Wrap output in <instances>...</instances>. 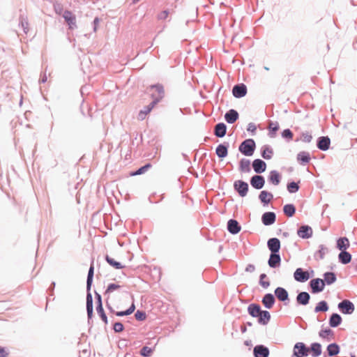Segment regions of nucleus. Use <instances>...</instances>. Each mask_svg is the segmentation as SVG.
<instances>
[{"instance_id": "1", "label": "nucleus", "mask_w": 357, "mask_h": 357, "mask_svg": "<svg viewBox=\"0 0 357 357\" xmlns=\"http://www.w3.org/2000/svg\"><path fill=\"white\" fill-rule=\"evenodd\" d=\"M148 90L153 99L151 103L155 106L164 97L165 91L163 86L159 84L153 85L150 86Z\"/></svg>"}, {"instance_id": "2", "label": "nucleus", "mask_w": 357, "mask_h": 357, "mask_svg": "<svg viewBox=\"0 0 357 357\" xmlns=\"http://www.w3.org/2000/svg\"><path fill=\"white\" fill-rule=\"evenodd\" d=\"M255 148V143L253 139H246L241 143L239 146V151L247 156H250L253 154Z\"/></svg>"}, {"instance_id": "3", "label": "nucleus", "mask_w": 357, "mask_h": 357, "mask_svg": "<svg viewBox=\"0 0 357 357\" xmlns=\"http://www.w3.org/2000/svg\"><path fill=\"white\" fill-rule=\"evenodd\" d=\"M309 349H307L303 342H298L294 348V355L296 357H303L308 354Z\"/></svg>"}, {"instance_id": "4", "label": "nucleus", "mask_w": 357, "mask_h": 357, "mask_svg": "<svg viewBox=\"0 0 357 357\" xmlns=\"http://www.w3.org/2000/svg\"><path fill=\"white\" fill-rule=\"evenodd\" d=\"M294 279L300 282H304L310 278L308 271H304L301 268H297L294 273Z\"/></svg>"}, {"instance_id": "5", "label": "nucleus", "mask_w": 357, "mask_h": 357, "mask_svg": "<svg viewBox=\"0 0 357 357\" xmlns=\"http://www.w3.org/2000/svg\"><path fill=\"white\" fill-rule=\"evenodd\" d=\"M338 307L344 314H351L354 310V304L349 300H344L338 304Z\"/></svg>"}, {"instance_id": "6", "label": "nucleus", "mask_w": 357, "mask_h": 357, "mask_svg": "<svg viewBox=\"0 0 357 357\" xmlns=\"http://www.w3.org/2000/svg\"><path fill=\"white\" fill-rule=\"evenodd\" d=\"M310 287L312 293H317L322 291L324 289V281L321 279L317 278L310 281Z\"/></svg>"}, {"instance_id": "7", "label": "nucleus", "mask_w": 357, "mask_h": 357, "mask_svg": "<svg viewBox=\"0 0 357 357\" xmlns=\"http://www.w3.org/2000/svg\"><path fill=\"white\" fill-rule=\"evenodd\" d=\"M232 93L236 98H242L247 93V87L243 84L235 85L233 87Z\"/></svg>"}, {"instance_id": "8", "label": "nucleus", "mask_w": 357, "mask_h": 357, "mask_svg": "<svg viewBox=\"0 0 357 357\" xmlns=\"http://www.w3.org/2000/svg\"><path fill=\"white\" fill-rule=\"evenodd\" d=\"M234 188L241 197L247 195L248 190V185L242 181H237L234 183Z\"/></svg>"}, {"instance_id": "9", "label": "nucleus", "mask_w": 357, "mask_h": 357, "mask_svg": "<svg viewBox=\"0 0 357 357\" xmlns=\"http://www.w3.org/2000/svg\"><path fill=\"white\" fill-rule=\"evenodd\" d=\"M268 249L272 253H277L279 252L280 248V242L277 238H272L268 241L267 243Z\"/></svg>"}, {"instance_id": "10", "label": "nucleus", "mask_w": 357, "mask_h": 357, "mask_svg": "<svg viewBox=\"0 0 357 357\" xmlns=\"http://www.w3.org/2000/svg\"><path fill=\"white\" fill-rule=\"evenodd\" d=\"M265 181L263 176L255 175L252 177L250 183L252 186L256 189H261L264 185Z\"/></svg>"}, {"instance_id": "11", "label": "nucleus", "mask_w": 357, "mask_h": 357, "mask_svg": "<svg viewBox=\"0 0 357 357\" xmlns=\"http://www.w3.org/2000/svg\"><path fill=\"white\" fill-rule=\"evenodd\" d=\"M254 354L255 357H268L269 350L263 345H258L254 348Z\"/></svg>"}, {"instance_id": "12", "label": "nucleus", "mask_w": 357, "mask_h": 357, "mask_svg": "<svg viewBox=\"0 0 357 357\" xmlns=\"http://www.w3.org/2000/svg\"><path fill=\"white\" fill-rule=\"evenodd\" d=\"M63 17L68 23L70 29H73L74 26H75L76 18L72 12L66 10L63 13Z\"/></svg>"}, {"instance_id": "13", "label": "nucleus", "mask_w": 357, "mask_h": 357, "mask_svg": "<svg viewBox=\"0 0 357 357\" xmlns=\"http://www.w3.org/2000/svg\"><path fill=\"white\" fill-rule=\"evenodd\" d=\"M252 167L255 172L262 173L266 170V164L260 159H256L253 161Z\"/></svg>"}, {"instance_id": "14", "label": "nucleus", "mask_w": 357, "mask_h": 357, "mask_svg": "<svg viewBox=\"0 0 357 357\" xmlns=\"http://www.w3.org/2000/svg\"><path fill=\"white\" fill-rule=\"evenodd\" d=\"M312 234V230L309 226H302L298 230V235L303 238H310Z\"/></svg>"}, {"instance_id": "15", "label": "nucleus", "mask_w": 357, "mask_h": 357, "mask_svg": "<svg viewBox=\"0 0 357 357\" xmlns=\"http://www.w3.org/2000/svg\"><path fill=\"white\" fill-rule=\"evenodd\" d=\"M275 221V215L273 212H266L262 215V222L265 225H271Z\"/></svg>"}, {"instance_id": "16", "label": "nucleus", "mask_w": 357, "mask_h": 357, "mask_svg": "<svg viewBox=\"0 0 357 357\" xmlns=\"http://www.w3.org/2000/svg\"><path fill=\"white\" fill-rule=\"evenodd\" d=\"M227 228L230 233L236 234L241 230L238 222L235 220H229L227 223Z\"/></svg>"}, {"instance_id": "17", "label": "nucleus", "mask_w": 357, "mask_h": 357, "mask_svg": "<svg viewBox=\"0 0 357 357\" xmlns=\"http://www.w3.org/2000/svg\"><path fill=\"white\" fill-rule=\"evenodd\" d=\"M225 120L229 123H234L238 118V112L234 109H230L225 115Z\"/></svg>"}, {"instance_id": "18", "label": "nucleus", "mask_w": 357, "mask_h": 357, "mask_svg": "<svg viewBox=\"0 0 357 357\" xmlns=\"http://www.w3.org/2000/svg\"><path fill=\"white\" fill-rule=\"evenodd\" d=\"M154 107V105L150 103L148 106L140 110L137 115V119L139 121L145 119L146 116L151 112Z\"/></svg>"}, {"instance_id": "19", "label": "nucleus", "mask_w": 357, "mask_h": 357, "mask_svg": "<svg viewBox=\"0 0 357 357\" xmlns=\"http://www.w3.org/2000/svg\"><path fill=\"white\" fill-rule=\"evenodd\" d=\"M310 298V294L307 292L303 291L298 294L296 297V301L298 303L301 305H305L309 303Z\"/></svg>"}, {"instance_id": "20", "label": "nucleus", "mask_w": 357, "mask_h": 357, "mask_svg": "<svg viewBox=\"0 0 357 357\" xmlns=\"http://www.w3.org/2000/svg\"><path fill=\"white\" fill-rule=\"evenodd\" d=\"M276 297L281 301H284L288 299V293L282 287H278L275 290Z\"/></svg>"}, {"instance_id": "21", "label": "nucleus", "mask_w": 357, "mask_h": 357, "mask_svg": "<svg viewBox=\"0 0 357 357\" xmlns=\"http://www.w3.org/2000/svg\"><path fill=\"white\" fill-rule=\"evenodd\" d=\"M227 127L225 123H218L215 127V135L218 137H222L225 135Z\"/></svg>"}, {"instance_id": "22", "label": "nucleus", "mask_w": 357, "mask_h": 357, "mask_svg": "<svg viewBox=\"0 0 357 357\" xmlns=\"http://www.w3.org/2000/svg\"><path fill=\"white\" fill-rule=\"evenodd\" d=\"M248 312L249 314L253 317H259L261 312V307L259 305L257 304H251L248 306Z\"/></svg>"}, {"instance_id": "23", "label": "nucleus", "mask_w": 357, "mask_h": 357, "mask_svg": "<svg viewBox=\"0 0 357 357\" xmlns=\"http://www.w3.org/2000/svg\"><path fill=\"white\" fill-rule=\"evenodd\" d=\"M350 245L349 239L347 237H342L337 241V248L342 250H346Z\"/></svg>"}, {"instance_id": "24", "label": "nucleus", "mask_w": 357, "mask_h": 357, "mask_svg": "<svg viewBox=\"0 0 357 357\" xmlns=\"http://www.w3.org/2000/svg\"><path fill=\"white\" fill-rule=\"evenodd\" d=\"M280 260L281 259L279 255L277 253H272L270 256L268 263L271 267L275 268L280 265Z\"/></svg>"}, {"instance_id": "25", "label": "nucleus", "mask_w": 357, "mask_h": 357, "mask_svg": "<svg viewBox=\"0 0 357 357\" xmlns=\"http://www.w3.org/2000/svg\"><path fill=\"white\" fill-rule=\"evenodd\" d=\"M330 139L326 137H322L319 138V140L317 144V146L319 149L326 151L328 149L330 146Z\"/></svg>"}, {"instance_id": "26", "label": "nucleus", "mask_w": 357, "mask_h": 357, "mask_svg": "<svg viewBox=\"0 0 357 357\" xmlns=\"http://www.w3.org/2000/svg\"><path fill=\"white\" fill-rule=\"evenodd\" d=\"M262 303L266 307L271 308L275 303L274 296L271 294H266L263 298Z\"/></svg>"}, {"instance_id": "27", "label": "nucleus", "mask_w": 357, "mask_h": 357, "mask_svg": "<svg viewBox=\"0 0 357 357\" xmlns=\"http://www.w3.org/2000/svg\"><path fill=\"white\" fill-rule=\"evenodd\" d=\"M259 197L262 203L268 204L273 199V196L271 192L263 190L260 192Z\"/></svg>"}, {"instance_id": "28", "label": "nucleus", "mask_w": 357, "mask_h": 357, "mask_svg": "<svg viewBox=\"0 0 357 357\" xmlns=\"http://www.w3.org/2000/svg\"><path fill=\"white\" fill-rule=\"evenodd\" d=\"M258 318V321L259 324L266 325L270 321L271 315L268 311L262 310Z\"/></svg>"}, {"instance_id": "29", "label": "nucleus", "mask_w": 357, "mask_h": 357, "mask_svg": "<svg viewBox=\"0 0 357 357\" xmlns=\"http://www.w3.org/2000/svg\"><path fill=\"white\" fill-rule=\"evenodd\" d=\"M297 160L303 165L308 163L310 160L309 153L305 151L300 152L297 155Z\"/></svg>"}, {"instance_id": "30", "label": "nucleus", "mask_w": 357, "mask_h": 357, "mask_svg": "<svg viewBox=\"0 0 357 357\" xmlns=\"http://www.w3.org/2000/svg\"><path fill=\"white\" fill-rule=\"evenodd\" d=\"M327 351L328 356H333L339 354L340 347L337 344L332 343L327 347Z\"/></svg>"}, {"instance_id": "31", "label": "nucleus", "mask_w": 357, "mask_h": 357, "mask_svg": "<svg viewBox=\"0 0 357 357\" xmlns=\"http://www.w3.org/2000/svg\"><path fill=\"white\" fill-rule=\"evenodd\" d=\"M86 310L89 318H91L93 314V298L91 294L86 296Z\"/></svg>"}, {"instance_id": "32", "label": "nucleus", "mask_w": 357, "mask_h": 357, "mask_svg": "<svg viewBox=\"0 0 357 357\" xmlns=\"http://www.w3.org/2000/svg\"><path fill=\"white\" fill-rule=\"evenodd\" d=\"M339 260L344 264L349 263L351 260V255L345 250L342 251L338 255Z\"/></svg>"}, {"instance_id": "33", "label": "nucleus", "mask_w": 357, "mask_h": 357, "mask_svg": "<svg viewBox=\"0 0 357 357\" xmlns=\"http://www.w3.org/2000/svg\"><path fill=\"white\" fill-rule=\"evenodd\" d=\"M342 321L341 317L337 314H333L330 318L329 324L331 327H337Z\"/></svg>"}, {"instance_id": "34", "label": "nucleus", "mask_w": 357, "mask_h": 357, "mask_svg": "<svg viewBox=\"0 0 357 357\" xmlns=\"http://www.w3.org/2000/svg\"><path fill=\"white\" fill-rule=\"evenodd\" d=\"M310 351H312V355L314 357H317L321 354V346L319 343H313L311 344Z\"/></svg>"}, {"instance_id": "35", "label": "nucleus", "mask_w": 357, "mask_h": 357, "mask_svg": "<svg viewBox=\"0 0 357 357\" xmlns=\"http://www.w3.org/2000/svg\"><path fill=\"white\" fill-rule=\"evenodd\" d=\"M280 174L276 171H272L270 173V175L268 176V180L271 183H272L273 185H278L280 183Z\"/></svg>"}, {"instance_id": "36", "label": "nucleus", "mask_w": 357, "mask_h": 357, "mask_svg": "<svg viewBox=\"0 0 357 357\" xmlns=\"http://www.w3.org/2000/svg\"><path fill=\"white\" fill-rule=\"evenodd\" d=\"M152 167V165L150 164V163H148L146 165H145L144 166L140 167L139 169H137L136 172H130V175L131 176H137V175H140V174H144L145 172H146L151 167Z\"/></svg>"}, {"instance_id": "37", "label": "nucleus", "mask_w": 357, "mask_h": 357, "mask_svg": "<svg viewBox=\"0 0 357 357\" xmlns=\"http://www.w3.org/2000/svg\"><path fill=\"white\" fill-rule=\"evenodd\" d=\"M216 154L220 158H225L227 155V148L223 144H220L216 148Z\"/></svg>"}, {"instance_id": "38", "label": "nucleus", "mask_w": 357, "mask_h": 357, "mask_svg": "<svg viewBox=\"0 0 357 357\" xmlns=\"http://www.w3.org/2000/svg\"><path fill=\"white\" fill-rule=\"evenodd\" d=\"M324 283L327 284H331L336 280L335 275L332 272H328L324 274Z\"/></svg>"}, {"instance_id": "39", "label": "nucleus", "mask_w": 357, "mask_h": 357, "mask_svg": "<svg viewBox=\"0 0 357 357\" xmlns=\"http://www.w3.org/2000/svg\"><path fill=\"white\" fill-rule=\"evenodd\" d=\"M284 214L288 217H291L294 215L296 208L293 204H287L283 208Z\"/></svg>"}, {"instance_id": "40", "label": "nucleus", "mask_w": 357, "mask_h": 357, "mask_svg": "<svg viewBox=\"0 0 357 357\" xmlns=\"http://www.w3.org/2000/svg\"><path fill=\"white\" fill-rule=\"evenodd\" d=\"M106 261H107V263L112 266L114 268H116V269H121V268H123V266L121 265V264L120 262H117L114 260V259L109 257L108 255L106 256Z\"/></svg>"}, {"instance_id": "41", "label": "nucleus", "mask_w": 357, "mask_h": 357, "mask_svg": "<svg viewBox=\"0 0 357 357\" xmlns=\"http://www.w3.org/2000/svg\"><path fill=\"white\" fill-rule=\"evenodd\" d=\"M250 161L246 159H243L240 162V169L242 172H248L250 171Z\"/></svg>"}, {"instance_id": "42", "label": "nucleus", "mask_w": 357, "mask_h": 357, "mask_svg": "<svg viewBox=\"0 0 357 357\" xmlns=\"http://www.w3.org/2000/svg\"><path fill=\"white\" fill-rule=\"evenodd\" d=\"M273 153V150L271 148L265 146L263 149L261 155L264 159L269 160L272 158Z\"/></svg>"}, {"instance_id": "43", "label": "nucleus", "mask_w": 357, "mask_h": 357, "mask_svg": "<svg viewBox=\"0 0 357 357\" xmlns=\"http://www.w3.org/2000/svg\"><path fill=\"white\" fill-rule=\"evenodd\" d=\"M135 305L134 303H132V305H130V307L127 310L117 312L116 313V314L119 317L129 315V314H131L135 311Z\"/></svg>"}, {"instance_id": "44", "label": "nucleus", "mask_w": 357, "mask_h": 357, "mask_svg": "<svg viewBox=\"0 0 357 357\" xmlns=\"http://www.w3.org/2000/svg\"><path fill=\"white\" fill-rule=\"evenodd\" d=\"M93 270H94L93 266L91 265L90 268H89V273H88V277H87V282H86L87 289L88 290L90 289L91 286V283H92V280H93Z\"/></svg>"}, {"instance_id": "45", "label": "nucleus", "mask_w": 357, "mask_h": 357, "mask_svg": "<svg viewBox=\"0 0 357 357\" xmlns=\"http://www.w3.org/2000/svg\"><path fill=\"white\" fill-rule=\"evenodd\" d=\"M328 309L326 302L321 301L315 307V312H326Z\"/></svg>"}, {"instance_id": "46", "label": "nucleus", "mask_w": 357, "mask_h": 357, "mask_svg": "<svg viewBox=\"0 0 357 357\" xmlns=\"http://www.w3.org/2000/svg\"><path fill=\"white\" fill-rule=\"evenodd\" d=\"M266 279L267 276L265 273L261 274L259 283L264 288H267L270 285L269 281H268Z\"/></svg>"}, {"instance_id": "47", "label": "nucleus", "mask_w": 357, "mask_h": 357, "mask_svg": "<svg viewBox=\"0 0 357 357\" xmlns=\"http://www.w3.org/2000/svg\"><path fill=\"white\" fill-rule=\"evenodd\" d=\"M96 310H97V312L100 314L102 320L105 324H107V316L105 315V314L104 312V310H103L102 305L97 306L96 307Z\"/></svg>"}, {"instance_id": "48", "label": "nucleus", "mask_w": 357, "mask_h": 357, "mask_svg": "<svg viewBox=\"0 0 357 357\" xmlns=\"http://www.w3.org/2000/svg\"><path fill=\"white\" fill-rule=\"evenodd\" d=\"M299 189V186L298 185L295 183V182H291V183H289L288 185H287V190L289 192L291 193H293V192H296Z\"/></svg>"}, {"instance_id": "49", "label": "nucleus", "mask_w": 357, "mask_h": 357, "mask_svg": "<svg viewBox=\"0 0 357 357\" xmlns=\"http://www.w3.org/2000/svg\"><path fill=\"white\" fill-rule=\"evenodd\" d=\"M333 331L328 328V329H324V330H321L320 332H319V336L322 338H328L329 336H333Z\"/></svg>"}, {"instance_id": "50", "label": "nucleus", "mask_w": 357, "mask_h": 357, "mask_svg": "<svg viewBox=\"0 0 357 357\" xmlns=\"http://www.w3.org/2000/svg\"><path fill=\"white\" fill-rule=\"evenodd\" d=\"M121 287L120 285L116 284H110L108 285L107 289H106L105 294H110L114 291L119 289Z\"/></svg>"}, {"instance_id": "51", "label": "nucleus", "mask_w": 357, "mask_h": 357, "mask_svg": "<svg viewBox=\"0 0 357 357\" xmlns=\"http://www.w3.org/2000/svg\"><path fill=\"white\" fill-rule=\"evenodd\" d=\"M153 352V350L152 349H151L150 347H144L141 351H140V354L142 356H149Z\"/></svg>"}, {"instance_id": "52", "label": "nucleus", "mask_w": 357, "mask_h": 357, "mask_svg": "<svg viewBox=\"0 0 357 357\" xmlns=\"http://www.w3.org/2000/svg\"><path fill=\"white\" fill-rule=\"evenodd\" d=\"M137 320L143 321L146 319V314L142 311L137 310L135 314Z\"/></svg>"}, {"instance_id": "53", "label": "nucleus", "mask_w": 357, "mask_h": 357, "mask_svg": "<svg viewBox=\"0 0 357 357\" xmlns=\"http://www.w3.org/2000/svg\"><path fill=\"white\" fill-rule=\"evenodd\" d=\"M114 330L115 332H122L124 329L123 325L121 322H116L114 324Z\"/></svg>"}, {"instance_id": "54", "label": "nucleus", "mask_w": 357, "mask_h": 357, "mask_svg": "<svg viewBox=\"0 0 357 357\" xmlns=\"http://www.w3.org/2000/svg\"><path fill=\"white\" fill-rule=\"evenodd\" d=\"M282 137L284 138L292 139L293 133L289 129H286L282 132Z\"/></svg>"}, {"instance_id": "55", "label": "nucleus", "mask_w": 357, "mask_h": 357, "mask_svg": "<svg viewBox=\"0 0 357 357\" xmlns=\"http://www.w3.org/2000/svg\"><path fill=\"white\" fill-rule=\"evenodd\" d=\"M8 354L9 352L6 348L0 347V357H8Z\"/></svg>"}, {"instance_id": "56", "label": "nucleus", "mask_w": 357, "mask_h": 357, "mask_svg": "<svg viewBox=\"0 0 357 357\" xmlns=\"http://www.w3.org/2000/svg\"><path fill=\"white\" fill-rule=\"evenodd\" d=\"M168 15H169L168 11H167V10L162 11L158 15V19H160V20H165V19H166L168 17Z\"/></svg>"}, {"instance_id": "57", "label": "nucleus", "mask_w": 357, "mask_h": 357, "mask_svg": "<svg viewBox=\"0 0 357 357\" xmlns=\"http://www.w3.org/2000/svg\"><path fill=\"white\" fill-rule=\"evenodd\" d=\"M256 130H257V127H256V126L254 123H250L248 124V131H250L252 132H255L256 131Z\"/></svg>"}, {"instance_id": "58", "label": "nucleus", "mask_w": 357, "mask_h": 357, "mask_svg": "<svg viewBox=\"0 0 357 357\" xmlns=\"http://www.w3.org/2000/svg\"><path fill=\"white\" fill-rule=\"evenodd\" d=\"M245 271L250 273L254 272L255 271V266L253 264H248L245 268Z\"/></svg>"}, {"instance_id": "59", "label": "nucleus", "mask_w": 357, "mask_h": 357, "mask_svg": "<svg viewBox=\"0 0 357 357\" xmlns=\"http://www.w3.org/2000/svg\"><path fill=\"white\" fill-rule=\"evenodd\" d=\"M96 298H97V306L102 305V299L100 294H96Z\"/></svg>"}, {"instance_id": "60", "label": "nucleus", "mask_w": 357, "mask_h": 357, "mask_svg": "<svg viewBox=\"0 0 357 357\" xmlns=\"http://www.w3.org/2000/svg\"><path fill=\"white\" fill-rule=\"evenodd\" d=\"M271 128L273 130H275H275H278V127H275V126H273V128H272V127H271Z\"/></svg>"}, {"instance_id": "61", "label": "nucleus", "mask_w": 357, "mask_h": 357, "mask_svg": "<svg viewBox=\"0 0 357 357\" xmlns=\"http://www.w3.org/2000/svg\"><path fill=\"white\" fill-rule=\"evenodd\" d=\"M271 128L273 130H275H275H278V127H275V126H273V128H272V127H271Z\"/></svg>"}, {"instance_id": "62", "label": "nucleus", "mask_w": 357, "mask_h": 357, "mask_svg": "<svg viewBox=\"0 0 357 357\" xmlns=\"http://www.w3.org/2000/svg\"><path fill=\"white\" fill-rule=\"evenodd\" d=\"M319 252H321V254H324V250L322 252V250H319Z\"/></svg>"}, {"instance_id": "63", "label": "nucleus", "mask_w": 357, "mask_h": 357, "mask_svg": "<svg viewBox=\"0 0 357 357\" xmlns=\"http://www.w3.org/2000/svg\"><path fill=\"white\" fill-rule=\"evenodd\" d=\"M319 252H321V254H324V250L322 252V250H319Z\"/></svg>"}, {"instance_id": "64", "label": "nucleus", "mask_w": 357, "mask_h": 357, "mask_svg": "<svg viewBox=\"0 0 357 357\" xmlns=\"http://www.w3.org/2000/svg\"><path fill=\"white\" fill-rule=\"evenodd\" d=\"M351 357H356V356L355 355H351Z\"/></svg>"}]
</instances>
